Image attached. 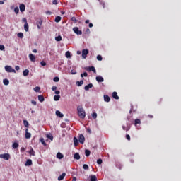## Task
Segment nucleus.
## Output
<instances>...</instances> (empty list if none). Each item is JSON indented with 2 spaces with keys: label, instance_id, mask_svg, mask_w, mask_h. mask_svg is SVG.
Segmentation results:
<instances>
[{
  "label": "nucleus",
  "instance_id": "774afa93",
  "mask_svg": "<svg viewBox=\"0 0 181 181\" xmlns=\"http://www.w3.org/2000/svg\"><path fill=\"white\" fill-rule=\"evenodd\" d=\"M72 181H77V178L74 177L73 180H72Z\"/></svg>",
  "mask_w": 181,
  "mask_h": 181
},
{
  "label": "nucleus",
  "instance_id": "4c0bfd02",
  "mask_svg": "<svg viewBox=\"0 0 181 181\" xmlns=\"http://www.w3.org/2000/svg\"><path fill=\"white\" fill-rule=\"evenodd\" d=\"M14 12L16 13V15H18V13H19V7H16L14 8Z\"/></svg>",
  "mask_w": 181,
  "mask_h": 181
},
{
  "label": "nucleus",
  "instance_id": "a211bd4d",
  "mask_svg": "<svg viewBox=\"0 0 181 181\" xmlns=\"http://www.w3.org/2000/svg\"><path fill=\"white\" fill-rule=\"evenodd\" d=\"M86 70H89V71H93V73H96L95 68L94 66L86 68Z\"/></svg>",
  "mask_w": 181,
  "mask_h": 181
},
{
  "label": "nucleus",
  "instance_id": "680f3d73",
  "mask_svg": "<svg viewBox=\"0 0 181 181\" xmlns=\"http://www.w3.org/2000/svg\"><path fill=\"white\" fill-rule=\"evenodd\" d=\"M21 152H25V148L22 147V148H21Z\"/></svg>",
  "mask_w": 181,
  "mask_h": 181
},
{
  "label": "nucleus",
  "instance_id": "f03ea898",
  "mask_svg": "<svg viewBox=\"0 0 181 181\" xmlns=\"http://www.w3.org/2000/svg\"><path fill=\"white\" fill-rule=\"evenodd\" d=\"M0 159H4V160H9V159H11V154L9 153L0 154Z\"/></svg>",
  "mask_w": 181,
  "mask_h": 181
},
{
  "label": "nucleus",
  "instance_id": "052dcab7",
  "mask_svg": "<svg viewBox=\"0 0 181 181\" xmlns=\"http://www.w3.org/2000/svg\"><path fill=\"white\" fill-rule=\"evenodd\" d=\"M15 69L16 70H20L21 68L19 67V66H16Z\"/></svg>",
  "mask_w": 181,
  "mask_h": 181
},
{
  "label": "nucleus",
  "instance_id": "72a5a7b5",
  "mask_svg": "<svg viewBox=\"0 0 181 181\" xmlns=\"http://www.w3.org/2000/svg\"><path fill=\"white\" fill-rule=\"evenodd\" d=\"M34 91H35V93H39L40 91V87L36 86L34 88Z\"/></svg>",
  "mask_w": 181,
  "mask_h": 181
},
{
  "label": "nucleus",
  "instance_id": "f3484780",
  "mask_svg": "<svg viewBox=\"0 0 181 181\" xmlns=\"http://www.w3.org/2000/svg\"><path fill=\"white\" fill-rule=\"evenodd\" d=\"M74 159H76V160H80V154L78 153H76L74 155Z\"/></svg>",
  "mask_w": 181,
  "mask_h": 181
},
{
  "label": "nucleus",
  "instance_id": "3c124183",
  "mask_svg": "<svg viewBox=\"0 0 181 181\" xmlns=\"http://www.w3.org/2000/svg\"><path fill=\"white\" fill-rule=\"evenodd\" d=\"M126 138L128 141H131V136L129 134L126 135Z\"/></svg>",
  "mask_w": 181,
  "mask_h": 181
},
{
  "label": "nucleus",
  "instance_id": "ddd939ff",
  "mask_svg": "<svg viewBox=\"0 0 181 181\" xmlns=\"http://www.w3.org/2000/svg\"><path fill=\"white\" fill-rule=\"evenodd\" d=\"M96 81L98 82V83H103V81H104V78H103L102 76H97L96 77Z\"/></svg>",
  "mask_w": 181,
  "mask_h": 181
},
{
  "label": "nucleus",
  "instance_id": "aec40b11",
  "mask_svg": "<svg viewBox=\"0 0 181 181\" xmlns=\"http://www.w3.org/2000/svg\"><path fill=\"white\" fill-rule=\"evenodd\" d=\"M38 100L40 103H43L45 101V97L42 95H38Z\"/></svg>",
  "mask_w": 181,
  "mask_h": 181
},
{
  "label": "nucleus",
  "instance_id": "f704fd0d",
  "mask_svg": "<svg viewBox=\"0 0 181 181\" xmlns=\"http://www.w3.org/2000/svg\"><path fill=\"white\" fill-rule=\"evenodd\" d=\"M30 155H32L33 156H35V151L33 148H31L29 151Z\"/></svg>",
  "mask_w": 181,
  "mask_h": 181
},
{
  "label": "nucleus",
  "instance_id": "a878e982",
  "mask_svg": "<svg viewBox=\"0 0 181 181\" xmlns=\"http://www.w3.org/2000/svg\"><path fill=\"white\" fill-rule=\"evenodd\" d=\"M24 29H25V32H28L29 31V25L28 24V23H25Z\"/></svg>",
  "mask_w": 181,
  "mask_h": 181
},
{
  "label": "nucleus",
  "instance_id": "603ef678",
  "mask_svg": "<svg viewBox=\"0 0 181 181\" xmlns=\"http://www.w3.org/2000/svg\"><path fill=\"white\" fill-rule=\"evenodd\" d=\"M0 50H5V46L0 45Z\"/></svg>",
  "mask_w": 181,
  "mask_h": 181
},
{
  "label": "nucleus",
  "instance_id": "37998d69",
  "mask_svg": "<svg viewBox=\"0 0 181 181\" xmlns=\"http://www.w3.org/2000/svg\"><path fill=\"white\" fill-rule=\"evenodd\" d=\"M97 60H98L99 62H101V60H103V57H101V55H98Z\"/></svg>",
  "mask_w": 181,
  "mask_h": 181
},
{
  "label": "nucleus",
  "instance_id": "6ab92c4d",
  "mask_svg": "<svg viewBox=\"0 0 181 181\" xmlns=\"http://www.w3.org/2000/svg\"><path fill=\"white\" fill-rule=\"evenodd\" d=\"M111 98H110V96L107 95H104V100L106 102V103H110Z\"/></svg>",
  "mask_w": 181,
  "mask_h": 181
},
{
  "label": "nucleus",
  "instance_id": "7ed1b4c3",
  "mask_svg": "<svg viewBox=\"0 0 181 181\" xmlns=\"http://www.w3.org/2000/svg\"><path fill=\"white\" fill-rule=\"evenodd\" d=\"M5 70L7 73H16V71H15V69H13L11 66H6Z\"/></svg>",
  "mask_w": 181,
  "mask_h": 181
},
{
  "label": "nucleus",
  "instance_id": "cd10ccee",
  "mask_svg": "<svg viewBox=\"0 0 181 181\" xmlns=\"http://www.w3.org/2000/svg\"><path fill=\"white\" fill-rule=\"evenodd\" d=\"M65 56L67 59H70V57H71V55L70 54V51H67L65 54Z\"/></svg>",
  "mask_w": 181,
  "mask_h": 181
},
{
  "label": "nucleus",
  "instance_id": "bf43d9fd",
  "mask_svg": "<svg viewBox=\"0 0 181 181\" xmlns=\"http://www.w3.org/2000/svg\"><path fill=\"white\" fill-rule=\"evenodd\" d=\"M87 132H88L89 134H91V129L90 128L87 129Z\"/></svg>",
  "mask_w": 181,
  "mask_h": 181
},
{
  "label": "nucleus",
  "instance_id": "a18cd8bd",
  "mask_svg": "<svg viewBox=\"0 0 181 181\" xmlns=\"http://www.w3.org/2000/svg\"><path fill=\"white\" fill-rule=\"evenodd\" d=\"M87 76H88L87 72H84L83 74H81V77H87Z\"/></svg>",
  "mask_w": 181,
  "mask_h": 181
},
{
  "label": "nucleus",
  "instance_id": "338daca9",
  "mask_svg": "<svg viewBox=\"0 0 181 181\" xmlns=\"http://www.w3.org/2000/svg\"><path fill=\"white\" fill-rule=\"evenodd\" d=\"M93 23H89V28H93Z\"/></svg>",
  "mask_w": 181,
  "mask_h": 181
},
{
  "label": "nucleus",
  "instance_id": "393cba45",
  "mask_svg": "<svg viewBox=\"0 0 181 181\" xmlns=\"http://www.w3.org/2000/svg\"><path fill=\"white\" fill-rule=\"evenodd\" d=\"M78 142H79L78 139H76V137H74V144L75 146H77V145H78Z\"/></svg>",
  "mask_w": 181,
  "mask_h": 181
},
{
  "label": "nucleus",
  "instance_id": "1a4fd4ad",
  "mask_svg": "<svg viewBox=\"0 0 181 181\" xmlns=\"http://www.w3.org/2000/svg\"><path fill=\"white\" fill-rule=\"evenodd\" d=\"M29 59L33 63H35V62H36V57H35V55L33 54H29Z\"/></svg>",
  "mask_w": 181,
  "mask_h": 181
},
{
  "label": "nucleus",
  "instance_id": "a19ab883",
  "mask_svg": "<svg viewBox=\"0 0 181 181\" xmlns=\"http://www.w3.org/2000/svg\"><path fill=\"white\" fill-rule=\"evenodd\" d=\"M83 169H84L85 170H88V165L84 164V165H83Z\"/></svg>",
  "mask_w": 181,
  "mask_h": 181
},
{
  "label": "nucleus",
  "instance_id": "69168bd1",
  "mask_svg": "<svg viewBox=\"0 0 181 181\" xmlns=\"http://www.w3.org/2000/svg\"><path fill=\"white\" fill-rule=\"evenodd\" d=\"M86 33H88V34L90 33V29H88V28L86 29Z\"/></svg>",
  "mask_w": 181,
  "mask_h": 181
},
{
  "label": "nucleus",
  "instance_id": "bb28decb",
  "mask_svg": "<svg viewBox=\"0 0 181 181\" xmlns=\"http://www.w3.org/2000/svg\"><path fill=\"white\" fill-rule=\"evenodd\" d=\"M55 40H56V42H62V35L55 37Z\"/></svg>",
  "mask_w": 181,
  "mask_h": 181
},
{
  "label": "nucleus",
  "instance_id": "423d86ee",
  "mask_svg": "<svg viewBox=\"0 0 181 181\" xmlns=\"http://www.w3.org/2000/svg\"><path fill=\"white\" fill-rule=\"evenodd\" d=\"M73 31L74 32V33H76V35H83V33L81 31H80V30H78V27H75L73 28Z\"/></svg>",
  "mask_w": 181,
  "mask_h": 181
},
{
  "label": "nucleus",
  "instance_id": "8fccbe9b",
  "mask_svg": "<svg viewBox=\"0 0 181 181\" xmlns=\"http://www.w3.org/2000/svg\"><path fill=\"white\" fill-rule=\"evenodd\" d=\"M52 91H56L57 90V87L54 86L52 87Z\"/></svg>",
  "mask_w": 181,
  "mask_h": 181
},
{
  "label": "nucleus",
  "instance_id": "9d476101",
  "mask_svg": "<svg viewBox=\"0 0 181 181\" xmlns=\"http://www.w3.org/2000/svg\"><path fill=\"white\" fill-rule=\"evenodd\" d=\"M89 181H97V176L91 175L88 177Z\"/></svg>",
  "mask_w": 181,
  "mask_h": 181
},
{
  "label": "nucleus",
  "instance_id": "09e8293b",
  "mask_svg": "<svg viewBox=\"0 0 181 181\" xmlns=\"http://www.w3.org/2000/svg\"><path fill=\"white\" fill-rule=\"evenodd\" d=\"M97 163H98V165H101V163H103V160L98 159V160H97Z\"/></svg>",
  "mask_w": 181,
  "mask_h": 181
},
{
  "label": "nucleus",
  "instance_id": "864d4df0",
  "mask_svg": "<svg viewBox=\"0 0 181 181\" xmlns=\"http://www.w3.org/2000/svg\"><path fill=\"white\" fill-rule=\"evenodd\" d=\"M46 15H52V11H47L45 12Z\"/></svg>",
  "mask_w": 181,
  "mask_h": 181
},
{
  "label": "nucleus",
  "instance_id": "39448f33",
  "mask_svg": "<svg viewBox=\"0 0 181 181\" xmlns=\"http://www.w3.org/2000/svg\"><path fill=\"white\" fill-rule=\"evenodd\" d=\"M78 141L80 144H84V142L86 141V138L84 137V135L81 134L79 136Z\"/></svg>",
  "mask_w": 181,
  "mask_h": 181
},
{
  "label": "nucleus",
  "instance_id": "e2e57ef3",
  "mask_svg": "<svg viewBox=\"0 0 181 181\" xmlns=\"http://www.w3.org/2000/svg\"><path fill=\"white\" fill-rule=\"evenodd\" d=\"M71 74H76L77 72L72 70V71H71Z\"/></svg>",
  "mask_w": 181,
  "mask_h": 181
},
{
  "label": "nucleus",
  "instance_id": "c756f323",
  "mask_svg": "<svg viewBox=\"0 0 181 181\" xmlns=\"http://www.w3.org/2000/svg\"><path fill=\"white\" fill-rule=\"evenodd\" d=\"M3 83H4V86H9V80H8V79H4L3 81Z\"/></svg>",
  "mask_w": 181,
  "mask_h": 181
},
{
  "label": "nucleus",
  "instance_id": "dca6fc26",
  "mask_svg": "<svg viewBox=\"0 0 181 181\" xmlns=\"http://www.w3.org/2000/svg\"><path fill=\"white\" fill-rule=\"evenodd\" d=\"M57 159H63V158H64V156L62 154V153L59 152L57 153Z\"/></svg>",
  "mask_w": 181,
  "mask_h": 181
},
{
  "label": "nucleus",
  "instance_id": "412c9836",
  "mask_svg": "<svg viewBox=\"0 0 181 181\" xmlns=\"http://www.w3.org/2000/svg\"><path fill=\"white\" fill-rule=\"evenodd\" d=\"M25 166H32V160L28 159L25 163Z\"/></svg>",
  "mask_w": 181,
  "mask_h": 181
},
{
  "label": "nucleus",
  "instance_id": "f8f14e48",
  "mask_svg": "<svg viewBox=\"0 0 181 181\" xmlns=\"http://www.w3.org/2000/svg\"><path fill=\"white\" fill-rule=\"evenodd\" d=\"M20 11L21 12H25V10L26 9V7L25 6V4H20Z\"/></svg>",
  "mask_w": 181,
  "mask_h": 181
},
{
  "label": "nucleus",
  "instance_id": "c03bdc74",
  "mask_svg": "<svg viewBox=\"0 0 181 181\" xmlns=\"http://www.w3.org/2000/svg\"><path fill=\"white\" fill-rule=\"evenodd\" d=\"M92 117H93V119H97V114L95 112H93L92 114Z\"/></svg>",
  "mask_w": 181,
  "mask_h": 181
},
{
  "label": "nucleus",
  "instance_id": "58836bf2",
  "mask_svg": "<svg viewBox=\"0 0 181 181\" xmlns=\"http://www.w3.org/2000/svg\"><path fill=\"white\" fill-rule=\"evenodd\" d=\"M47 138H48V139H50V141H53L52 135L47 134Z\"/></svg>",
  "mask_w": 181,
  "mask_h": 181
},
{
  "label": "nucleus",
  "instance_id": "20e7f679",
  "mask_svg": "<svg viewBox=\"0 0 181 181\" xmlns=\"http://www.w3.org/2000/svg\"><path fill=\"white\" fill-rule=\"evenodd\" d=\"M42 23H43V21L42 19L37 21L36 25L37 26V29H42Z\"/></svg>",
  "mask_w": 181,
  "mask_h": 181
},
{
  "label": "nucleus",
  "instance_id": "5fc2aeb1",
  "mask_svg": "<svg viewBox=\"0 0 181 181\" xmlns=\"http://www.w3.org/2000/svg\"><path fill=\"white\" fill-rule=\"evenodd\" d=\"M40 64H41V66H46V62L42 61V62H40Z\"/></svg>",
  "mask_w": 181,
  "mask_h": 181
},
{
  "label": "nucleus",
  "instance_id": "de8ad7c7",
  "mask_svg": "<svg viewBox=\"0 0 181 181\" xmlns=\"http://www.w3.org/2000/svg\"><path fill=\"white\" fill-rule=\"evenodd\" d=\"M137 124H141V120L139 119L135 120V124L136 125Z\"/></svg>",
  "mask_w": 181,
  "mask_h": 181
},
{
  "label": "nucleus",
  "instance_id": "2eb2a0df",
  "mask_svg": "<svg viewBox=\"0 0 181 181\" xmlns=\"http://www.w3.org/2000/svg\"><path fill=\"white\" fill-rule=\"evenodd\" d=\"M66 177V173H63L61 175L58 177V180H63L64 177Z\"/></svg>",
  "mask_w": 181,
  "mask_h": 181
},
{
  "label": "nucleus",
  "instance_id": "49530a36",
  "mask_svg": "<svg viewBox=\"0 0 181 181\" xmlns=\"http://www.w3.org/2000/svg\"><path fill=\"white\" fill-rule=\"evenodd\" d=\"M71 21H73V22H74L75 23H77V19L76 18V17H72L71 18Z\"/></svg>",
  "mask_w": 181,
  "mask_h": 181
},
{
  "label": "nucleus",
  "instance_id": "5701e85b",
  "mask_svg": "<svg viewBox=\"0 0 181 181\" xmlns=\"http://www.w3.org/2000/svg\"><path fill=\"white\" fill-rule=\"evenodd\" d=\"M29 75V71L28 69H25L23 71V76H24V77H26V76Z\"/></svg>",
  "mask_w": 181,
  "mask_h": 181
},
{
  "label": "nucleus",
  "instance_id": "79ce46f5",
  "mask_svg": "<svg viewBox=\"0 0 181 181\" xmlns=\"http://www.w3.org/2000/svg\"><path fill=\"white\" fill-rule=\"evenodd\" d=\"M59 77H57V76L54 77V79H53V81H54L55 83H59Z\"/></svg>",
  "mask_w": 181,
  "mask_h": 181
},
{
  "label": "nucleus",
  "instance_id": "473e14b6",
  "mask_svg": "<svg viewBox=\"0 0 181 181\" xmlns=\"http://www.w3.org/2000/svg\"><path fill=\"white\" fill-rule=\"evenodd\" d=\"M12 146H13V149H16L17 148H18L19 144H18V143L15 142V143H13Z\"/></svg>",
  "mask_w": 181,
  "mask_h": 181
},
{
  "label": "nucleus",
  "instance_id": "c85d7f7f",
  "mask_svg": "<svg viewBox=\"0 0 181 181\" xmlns=\"http://www.w3.org/2000/svg\"><path fill=\"white\" fill-rule=\"evenodd\" d=\"M24 126L26 127V128H29V122L27 120H23Z\"/></svg>",
  "mask_w": 181,
  "mask_h": 181
},
{
  "label": "nucleus",
  "instance_id": "b1692460",
  "mask_svg": "<svg viewBox=\"0 0 181 181\" xmlns=\"http://www.w3.org/2000/svg\"><path fill=\"white\" fill-rule=\"evenodd\" d=\"M112 97L115 100H119V97L118 95H117V92H113L112 93Z\"/></svg>",
  "mask_w": 181,
  "mask_h": 181
},
{
  "label": "nucleus",
  "instance_id": "4be33fe9",
  "mask_svg": "<svg viewBox=\"0 0 181 181\" xmlns=\"http://www.w3.org/2000/svg\"><path fill=\"white\" fill-rule=\"evenodd\" d=\"M76 86H78V87H81V86L84 84V81H76Z\"/></svg>",
  "mask_w": 181,
  "mask_h": 181
},
{
  "label": "nucleus",
  "instance_id": "2f4dec72",
  "mask_svg": "<svg viewBox=\"0 0 181 181\" xmlns=\"http://www.w3.org/2000/svg\"><path fill=\"white\" fill-rule=\"evenodd\" d=\"M54 101H59V100H60V95H54Z\"/></svg>",
  "mask_w": 181,
  "mask_h": 181
},
{
  "label": "nucleus",
  "instance_id": "4468645a",
  "mask_svg": "<svg viewBox=\"0 0 181 181\" xmlns=\"http://www.w3.org/2000/svg\"><path fill=\"white\" fill-rule=\"evenodd\" d=\"M84 88L86 91H88L90 88H93V83H89L88 85L86 86Z\"/></svg>",
  "mask_w": 181,
  "mask_h": 181
},
{
  "label": "nucleus",
  "instance_id": "7c9ffc66",
  "mask_svg": "<svg viewBox=\"0 0 181 181\" xmlns=\"http://www.w3.org/2000/svg\"><path fill=\"white\" fill-rule=\"evenodd\" d=\"M60 21H62V17L60 16H57L55 18V22H57V23H59V22H60Z\"/></svg>",
  "mask_w": 181,
  "mask_h": 181
},
{
  "label": "nucleus",
  "instance_id": "e433bc0d",
  "mask_svg": "<svg viewBox=\"0 0 181 181\" xmlns=\"http://www.w3.org/2000/svg\"><path fill=\"white\" fill-rule=\"evenodd\" d=\"M90 151L89 150L85 151V155L86 156H90Z\"/></svg>",
  "mask_w": 181,
  "mask_h": 181
},
{
  "label": "nucleus",
  "instance_id": "9b49d317",
  "mask_svg": "<svg viewBox=\"0 0 181 181\" xmlns=\"http://www.w3.org/2000/svg\"><path fill=\"white\" fill-rule=\"evenodd\" d=\"M55 114L57 117H59V118H63V117H64V115H63V113L60 112L59 110H57Z\"/></svg>",
  "mask_w": 181,
  "mask_h": 181
},
{
  "label": "nucleus",
  "instance_id": "0e129e2a",
  "mask_svg": "<svg viewBox=\"0 0 181 181\" xmlns=\"http://www.w3.org/2000/svg\"><path fill=\"white\" fill-rule=\"evenodd\" d=\"M55 94H60V90H55Z\"/></svg>",
  "mask_w": 181,
  "mask_h": 181
},
{
  "label": "nucleus",
  "instance_id": "0eeeda50",
  "mask_svg": "<svg viewBox=\"0 0 181 181\" xmlns=\"http://www.w3.org/2000/svg\"><path fill=\"white\" fill-rule=\"evenodd\" d=\"M87 54H88V49L82 50V57H83V59H86Z\"/></svg>",
  "mask_w": 181,
  "mask_h": 181
},
{
  "label": "nucleus",
  "instance_id": "ea45409f",
  "mask_svg": "<svg viewBox=\"0 0 181 181\" xmlns=\"http://www.w3.org/2000/svg\"><path fill=\"white\" fill-rule=\"evenodd\" d=\"M40 142L42 144V145L46 146V142L45 141V139L43 138L40 139Z\"/></svg>",
  "mask_w": 181,
  "mask_h": 181
},
{
  "label": "nucleus",
  "instance_id": "6e6552de",
  "mask_svg": "<svg viewBox=\"0 0 181 181\" xmlns=\"http://www.w3.org/2000/svg\"><path fill=\"white\" fill-rule=\"evenodd\" d=\"M29 129H25V139H30V138L32 136V134L28 132Z\"/></svg>",
  "mask_w": 181,
  "mask_h": 181
},
{
  "label": "nucleus",
  "instance_id": "4d7b16f0",
  "mask_svg": "<svg viewBox=\"0 0 181 181\" xmlns=\"http://www.w3.org/2000/svg\"><path fill=\"white\" fill-rule=\"evenodd\" d=\"M31 104H33V105H36L37 103L35 100H32Z\"/></svg>",
  "mask_w": 181,
  "mask_h": 181
},
{
  "label": "nucleus",
  "instance_id": "13d9d810",
  "mask_svg": "<svg viewBox=\"0 0 181 181\" xmlns=\"http://www.w3.org/2000/svg\"><path fill=\"white\" fill-rule=\"evenodd\" d=\"M22 21L25 22V23H28V21L25 18H23Z\"/></svg>",
  "mask_w": 181,
  "mask_h": 181
},
{
  "label": "nucleus",
  "instance_id": "6e6d98bb",
  "mask_svg": "<svg viewBox=\"0 0 181 181\" xmlns=\"http://www.w3.org/2000/svg\"><path fill=\"white\" fill-rule=\"evenodd\" d=\"M52 4H53L54 5H57V4H58L57 0H54V1H52Z\"/></svg>",
  "mask_w": 181,
  "mask_h": 181
},
{
  "label": "nucleus",
  "instance_id": "c9c22d12",
  "mask_svg": "<svg viewBox=\"0 0 181 181\" xmlns=\"http://www.w3.org/2000/svg\"><path fill=\"white\" fill-rule=\"evenodd\" d=\"M18 37H20V39H23V33H18L17 35Z\"/></svg>",
  "mask_w": 181,
  "mask_h": 181
},
{
  "label": "nucleus",
  "instance_id": "f257e3e1",
  "mask_svg": "<svg viewBox=\"0 0 181 181\" xmlns=\"http://www.w3.org/2000/svg\"><path fill=\"white\" fill-rule=\"evenodd\" d=\"M78 111V115L80 117V118L84 119L86 118V111H84V109L81 106H78L77 107Z\"/></svg>",
  "mask_w": 181,
  "mask_h": 181
}]
</instances>
